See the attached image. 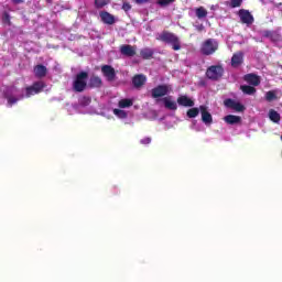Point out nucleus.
Returning <instances> with one entry per match:
<instances>
[{
    "instance_id": "obj_29",
    "label": "nucleus",
    "mask_w": 282,
    "mask_h": 282,
    "mask_svg": "<svg viewBox=\"0 0 282 282\" xmlns=\"http://www.w3.org/2000/svg\"><path fill=\"white\" fill-rule=\"evenodd\" d=\"M265 100H268V102H272V100H276V93H274L273 90L267 91Z\"/></svg>"
},
{
    "instance_id": "obj_4",
    "label": "nucleus",
    "mask_w": 282,
    "mask_h": 282,
    "mask_svg": "<svg viewBox=\"0 0 282 282\" xmlns=\"http://www.w3.org/2000/svg\"><path fill=\"white\" fill-rule=\"evenodd\" d=\"M217 50H219V43L213 39L206 40L200 47V52L204 56H210L215 54Z\"/></svg>"
},
{
    "instance_id": "obj_31",
    "label": "nucleus",
    "mask_w": 282,
    "mask_h": 282,
    "mask_svg": "<svg viewBox=\"0 0 282 282\" xmlns=\"http://www.w3.org/2000/svg\"><path fill=\"white\" fill-rule=\"evenodd\" d=\"M156 3L161 8H166V6H171V3H175V0H158Z\"/></svg>"
},
{
    "instance_id": "obj_37",
    "label": "nucleus",
    "mask_w": 282,
    "mask_h": 282,
    "mask_svg": "<svg viewBox=\"0 0 282 282\" xmlns=\"http://www.w3.org/2000/svg\"><path fill=\"white\" fill-rule=\"evenodd\" d=\"M138 6H142L144 3H149V0H134Z\"/></svg>"
},
{
    "instance_id": "obj_5",
    "label": "nucleus",
    "mask_w": 282,
    "mask_h": 282,
    "mask_svg": "<svg viewBox=\"0 0 282 282\" xmlns=\"http://www.w3.org/2000/svg\"><path fill=\"white\" fill-rule=\"evenodd\" d=\"M238 17L240 19V22L247 25L248 28H250V25L254 23V15H252V13H250V11L247 9H240L238 11Z\"/></svg>"
},
{
    "instance_id": "obj_26",
    "label": "nucleus",
    "mask_w": 282,
    "mask_h": 282,
    "mask_svg": "<svg viewBox=\"0 0 282 282\" xmlns=\"http://www.w3.org/2000/svg\"><path fill=\"white\" fill-rule=\"evenodd\" d=\"M111 3L110 0H95V8L97 10H102L106 6H109Z\"/></svg>"
},
{
    "instance_id": "obj_39",
    "label": "nucleus",
    "mask_w": 282,
    "mask_h": 282,
    "mask_svg": "<svg viewBox=\"0 0 282 282\" xmlns=\"http://www.w3.org/2000/svg\"><path fill=\"white\" fill-rule=\"evenodd\" d=\"M263 36L270 39V36H272V31H264Z\"/></svg>"
},
{
    "instance_id": "obj_6",
    "label": "nucleus",
    "mask_w": 282,
    "mask_h": 282,
    "mask_svg": "<svg viewBox=\"0 0 282 282\" xmlns=\"http://www.w3.org/2000/svg\"><path fill=\"white\" fill-rule=\"evenodd\" d=\"M44 87H46L44 82H35V83H33L32 86H29V87L25 88V91H26L25 97L30 98L31 96H34L36 94H41V91H43Z\"/></svg>"
},
{
    "instance_id": "obj_2",
    "label": "nucleus",
    "mask_w": 282,
    "mask_h": 282,
    "mask_svg": "<svg viewBox=\"0 0 282 282\" xmlns=\"http://www.w3.org/2000/svg\"><path fill=\"white\" fill-rule=\"evenodd\" d=\"M87 78H89V73L82 70L77 73L74 77L72 89L75 94H83L87 89Z\"/></svg>"
},
{
    "instance_id": "obj_34",
    "label": "nucleus",
    "mask_w": 282,
    "mask_h": 282,
    "mask_svg": "<svg viewBox=\"0 0 282 282\" xmlns=\"http://www.w3.org/2000/svg\"><path fill=\"white\" fill-rule=\"evenodd\" d=\"M2 21H3L4 23H10V14L7 13V12L3 13Z\"/></svg>"
},
{
    "instance_id": "obj_7",
    "label": "nucleus",
    "mask_w": 282,
    "mask_h": 282,
    "mask_svg": "<svg viewBox=\"0 0 282 282\" xmlns=\"http://www.w3.org/2000/svg\"><path fill=\"white\" fill-rule=\"evenodd\" d=\"M224 105H225V107H227V109H232L234 111H237L238 113L246 111V106H243L239 101H236L235 99H230V98L225 99Z\"/></svg>"
},
{
    "instance_id": "obj_24",
    "label": "nucleus",
    "mask_w": 282,
    "mask_h": 282,
    "mask_svg": "<svg viewBox=\"0 0 282 282\" xmlns=\"http://www.w3.org/2000/svg\"><path fill=\"white\" fill-rule=\"evenodd\" d=\"M140 56L143 57L144 61H149V58H153V50L143 48L140 51Z\"/></svg>"
},
{
    "instance_id": "obj_15",
    "label": "nucleus",
    "mask_w": 282,
    "mask_h": 282,
    "mask_svg": "<svg viewBox=\"0 0 282 282\" xmlns=\"http://www.w3.org/2000/svg\"><path fill=\"white\" fill-rule=\"evenodd\" d=\"M181 107H195V101L186 95H182L176 100Z\"/></svg>"
},
{
    "instance_id": "obj_28",
    "label": "nucleus",
    "mask_w": 282,
    "mask_h": 282,
    "mask_svg": "<svg viewBox=\"0 0 282 282\" xmlns=\"http://www.w3.org/2000/svg\"><path fill=\"white\" fill-rule=\"evenodd\" d=\"M79 105L80 107H89V105H91V97L89 96H83L79 99Z\"/></svg>"
},
{
    "instance_id": "obj_27",
    "label": "nucleus",
    "mask_w": 282,
    "mask_h": 282,
    "mask_svg": "<svg viewBox=\"0 0 282 282\" xmlns=\"http://www.w3.org/2000/svg\"><path fill=\"white\" fill-rule=\"evenodd\" d=\"M199 108H191L187 110L186 116L187 118H197L199 116Z\"/></svg>"
},
{
    "instance_id": "obj_1",
    "label": "nucleus",
    "mask_w": 282,
    "mask_h": 282,
    "mask_svg": "<svg viewBox=\"0 0 282 282\" xmlns=\"http://www.w3.org/2000/svg\"><path fill=\"white\" fill-rule=\"evenodd\" d=\"M156 41H162V43H167V45H172V50H174V52H180V50H182V42H180V37L175 35V33L163 31L156 37Z\"/></svg>"
},
{
    "instance_id": "obj_13",
    "label": "nucleus",
    "mask_w": 282,
    "mask_h": 282,
    "mask_svg": "<svg viewBox=\"0 0 282 282\" xmlns=\"http://www.w3.org/2000/svg\"><path fill=\"white\" fill-rule=\"evenodd\" d=\"M120 53L122 56H128L129 58L135 56V47L130 44H123L120 46Z\"/></svg>"
},
{
    "instance_id": "obj_41",
    "label": "nucleus",
    "mask_w": 282,
    "mask_h": 282,
    "mask_svg": "<svg viewBox=\"0 0 282 282\" xmlns=\"http://www.w3.org/2000/svg\"><path fill=\"white\" fill-rule=\"evenodd\" d=\"M47 3H52V0H46Z\"/></svg>"
},
{
    "instance_id": "obj_35",
    "label": "nucleus",
    "mask_w": 282,
    "mask_h": 282,
    "mask_svg": "<svg viewBox=\"0 0 282 282\" xmlns=\"http://www.w3.org/2000/svg\"><path fill=\"white\" fill-rule=\"evenodd\" d=\"M8 102L9 105H15V102H19V99H17V97H9Z\"/></svg>"
},
{
    "instance_id": "obj_23",
    "label": "nucleus",
    "mask_w": 282,
    "mask_h": 282,
    "mask_svg": "<svg viewBox=\"0 0 282 282\" xmlns=\"http://www.w3.org/2000/svg\"><path fill=\"white\" fill-rule=\"evenodd\" d=\"M118 107L120 109H128V107H133V100H131L129 98L121 99L118 102Z\"/></svg>"
},
{
    "instance_id": "obj_22",
    "label": "nucleus",
    "mask_w": 282,
    "mask_h": 282,
    "mask_svg": "<svg viewBox=\"0 0 282 282\" xmlns=\"http://www.w3.org/2000/svg\"><path fill=\"white\" fill-rule=\"evenodd\" d=\"M269 118H270V121L275 122V124H279V122H281V115L274 109H271L269 111Z\"/></svg>"
},
{
    "instance_id": "obj_36",
    "label": "nucleus",
    "mask_w": 282,
    "mask_h": 282,
    "mask_svg": "<svg viewBox=\"0 0 282 282\" xmlns=\"http://www.w3.org/2000/svg\"><path fill=\"white\" fill-rule=\"evenodd\" d=\"M141 144H151V137H147L144 139H141Z\"/></svg>"
},
{
    "instance_id": "obj_25",
    "label": "nucleus",
    "mask_w": 282,
    "mask_h": 282,
    "mask_svg": "<svg viewBox=\"0 0 282 282\" xmlns=\"http://www.w3.org/2000/svg\"><path fill=\"white\" fill-rule=\"evenodd\" d=\"M195 14L197 19H206L208 17V11L204 7L196 8Z\"/></svg>"
},
{
    "instance_id": "obj_10",
    "label": "nucleus",
    "mask_w": 282,
    "mask_h": 282,
    "mask_svg": "<svg viewBox=\"0 0 282 282\" xmlns=\"http://www.w3.org/2000/svg\"><path fill=\"white\" fill-rule=\"evenodd\" d=\"M99 17L106 25H113L116 23V17L107 11L99 12Z\"/></svg>"
},
{
    "instance_id": "obj_40",
    "label": "nucleus",
    "mask_w": 282,
    "mask_h": 282,
    "mask_svg": "<svg viewBox=\"0 0 282 282\" xmlns=\"http://www.w3.org/2000/svg\"><path fill=\"white\" fill-rule=\"evenodd\" d=\"M25 0H12V3L19 6V3H23Z\"/></svg>"
},
{
    "instance_id": "obj_20",
    "label": "nucleus",
    "mask_w": 282,
    "mask_h": 282,
    "mask_svg": "<svg viewBox=\"0 0 282 282\" xmlns=\"http://www.w3.org/2000/svg\"><path fill=\"white\" fill-rule=\"evenodd\" d=\"M165 109H170V111H177V102L171 101L169 97L163 98Z\"/></svg>"
},
{
    "instance_id": "obj_38",
    "label": "nucleus",
    "mask_w": 282,
    "mask_h": 282,
    "mask_svg": "<svg viewBox=\"0 0 282 282\" xmlns=\"http://www.w3.org/2000/svg\"><path fill=\"white\" fill-rule=\"evenodd\" d=\"M196 30H197V32H204V30H205L204 24L196 25Z\"/></svg>"
},
{
    "instance_id": "obj_3",
    "label": "nucleus",
    "mask_w": 282,
    "mask_h": 282,
    "mask_svg": "<svg viewBox=\"0 0 282 282\" xmlns=\"http://www.w3.org/2000/svg\"><path fill=\"white\" fill-rule=\"evenodd\" d=\"M224 66L221 65H212L206 70V77L209 80H221L224 77Z\"/></svg>"
},
{
    "instance_id": "obj_18",
    "label": "nucleus",
    "mask_w": 282,
    "mask_h": 282,
    "mask_svg": "<svg viewBox=\"0 0 282 282\" xmlns=\"http://www.w3.org/2000/svg\"><path fill=\"white\" fill-rule=\"evenodd\" d=\"M242 63H243V53L242 52L235 53L231 57V66L239 67V65H241Z\"/></svg>"
},
{
    "instance_id": "obj_8",
    "label": "nucleus",
    "mask_w": 282,
    "mask_h": 282,
    "mask_svg": "<svg viewBox=\"0 0 282 282\" xmlns=\"http://www.w3.org/2000/svg\"><path fill=\"white\" fill-rule=\"evenodd\" d=\"M101 73L109 83H113V80H116V68L111 65L101 66Z\"/></svg>"
},
{
    "instance_id": "obj_17",
    "label": "nucleus",
    "mask_w": 282,
    "mask_h": 282,
    "mask_svg": "<svg viewBox=\"0 0 282 282\" xmlns=\"http://www.w3.org/2000/svg\"><path fill=\"white\" fill-rule=\"evenodd\" d=\"M34 75L36 78H45L47 76V67L43 64H39L34 67Z\"/></svg>"
},
{
    "instance_id": "obj_33",
    "label": "nucleus",
    "mask_w": 282,
    "mask_h": 282,
    "mask_svg": "<svg viewBox=\"0 0 282 282\" xmlns=\"http://www.w3.org/2000/svg\"><path fill=\"white\" fill-rule=\"evenodd\" d=\"M121 10H123V12H129V10H131V3L124 1L121 7Z\"/></svg>"
},
{
    "instance_id": "obj_14",
    "label": "nucleus",
    "mask_w": 282,
    "mask_h": 282,
    "mask_svg": "<svg viewBox=\"0 0 282 282\" xmlns=\"http://www.w3.org/2000/svg\"><path fill=\"white\" fill-rule=\"evenodd\" d=\"M88 87L90 89H100V87H102V78H100L98 75L90 76Z\"/></svg>"
},
{
    "instance_id": "obj_19",
    "label": "nucleus",
    "mask_w": 282,
    "mask_h": 282,
    "mask_svg": "<svg viewBox=\"0 0 282 282\" xmlns=\"http://www.w3.org/2000/svg\"><path fill=\"white\" fill-rule=\"evenodd\" d=\"M224 121L227 124H239V122H241V117L235 115H227L224 117Z\"/></svg>"
},
{
    "instance_id": "obj_9",
    "label": "nucleus",
    "mask_w": 282,
    "mask_h": 282,
    "mask_svg": "<svg viewBox=\"0 0 282 282\" xmlns=\"http://www.w3.org/2000/svg\"><path fill=\"white\" fill-rule=\"evenodd\" d=\"M169 94V85H159L151 90L152 98H164Z\"/></svg>"
},
{
    "instance_id": "obj_32",
    "label": "nucleus",
    "mask_w": 282,
    "mask_h": 282,
    "mask_svg": "<svg viewBox=\"0 0 282 282\" xmlns=\"http://www.w3.org/2000/svg\"><path fill=\"white\" fill-rule=\"evenodd\" d=\"M241 3H243V0H231L230 8H241Z\"/></svg>"
},
{
    "instance_id": "obj_21",
    "label": "nucleus",
    "mask_w": 282,
    "mask_h": 282,
    "mask_svg": "<svg viewBox=\"0 0 282 282\" xmlns=\"http://www.w3.org/2000/svg\"><path fill=\"white\" fill-rule=\"evenodd\" d=\"M240 89H241V91L245 93L247 96H254V94H257V88H254V86L242 85V86H240Z\"/></svg>"
},
{
    "instance_id": "obj_16",
    "label": "nucleus",
    "mask_w": 282,
    "mask_h": 282,
    "mask_svg": "<svg viewBox=\"0 0 282 282\" xmlns=\"http://www.w3.org/2000/svg\"><path fill=\"white\" fill-rule=\"evenodd\" d=\"M245 80L249 85H252L253 87H259L261 85V79L256 74H247L245 75Z\"/></svg>"
},
{
    "instance_id": "obj_12",
    "label": "nucleus",
    "mask_w": 282,
    "mask_h": 282,
    "mask_svg": "<svg viewBox=\"0 0 282 282\" xmlns=\"http://www.w3.org/2000/svg\"><path fill=\"white\" fill-rule=\"evenodd\" d=\"M199 109L204 124H210L213 122V115L209 113L208 108L206 106H199Z\"/></svg>"
},
{
    "instance_id": "obj_11",
    "label": "nucleus",
    "mask_w": 282,
    "mask_h": 282,
    "mask_svg": "<svg viewBox=\"0 0 282 282\" xmlns=\"http://www.w3.org/2000/svg\"><path fill=\"white\" fill-rule=\"evenodd\" d=\"M147 83V76L143 74H138L132 77V85L135 89H140V87H144Z\"/></svg>"
},
{
    "instance_id": "obj_30",
    "label": "nucleus",
    "mask_w": 282,
    "mask_h": 282,
    "mask_svg": "<svg viewBox=\"0 0 282 282\" xmlns=\"http://www.w3.org/2000/svg\"><path fill=\"white\" fill-rule=\"evenodd\" d=\"M113 113L115 116H117V118H121V119H124L127 118V111L122 110V109H113Z\"/></svg>"
}]
</instances>
